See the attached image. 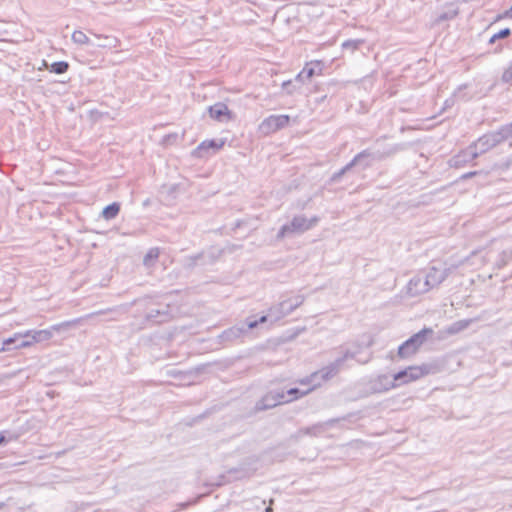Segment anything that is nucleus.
I'll list each match as a JSON object with an SVG mask.
<instances>
[{"instance_id": "f257e3e1", "label": "nucleus", "mask_w": 512, "mask_h": 512, "mask_svg": "<svg viewBox=\"0 0 512 512\" xmlns=\"http://www.w3.org/2000/svg\"><path fill=\"white\" fill-rule=\"evenodd\" d=\"M404 149L403 144H395L387 149L379 150V149H371L367 148L363 151L356 154L353 159L348 162L344 167H342L340 170L334 172L330 179V184H335L340 182L343 175H345L347 172H349L352 168L358 167L360 170H365L373 165L376 161H382L386 159L387 157H390L397 152Z\"/></svg>"}, {"instance_id": "f03ea898", "label": "nucleus", "mask_w": 512, "mask_h": 512, "mask_svg": "<svg viewBox=\"0 0 512 512\" xmlns=\"http://www.w3.org/2000/svg\"><path fill=\"white\" fill-rule=\"evenodd\" d=\"M447 335L448 329L434 330L431 327H424L399 345L397 356L400 359H408L415 355L424 343L436 344L438 341L444 340Z\"/></svg>"}, {"instance_id": "7ed1b4c3", "label": "nucleus", "mask_w": 512, "mask_h": 512, "mask_svg": "<svg viewBox=\"0 0 512 512\" xmlns=\"http://www.w3.org/2000/svg\"><path fill=\"white\" fill-rule=\"evenodd\" d=\"M144 302V306L147 308L145 315V321L151 324H161L168 322L172 318L171 306L169 303L159 301L158 298L146 296L143 299L136 300V302Z\"/></svg>"}, {"instance_id": "20e7f679", "label": "nucleus", "mask_w": 512, "mask_h": 512, "mask_svg": "<svg viewBox=\"0 0 512 512\" xmlns=\"http://www.w3.org/2000/svg\"><path fill=\"white\" fill-rule=\"evenodd\" d=\"M319 217L313 216L308 219L304 215H296L292 218L289 223H286L280 227L277 232L276 239L282 240L285 237L292 235H300L304 232L312 229L318 222Z\"/></svg>"}, {"instance_id": "39448f33", "label": "nucleus", "mask_w": 512, "mask_h": 512, "mask_svg": "<svg viewBox=\"0 0 512 512\" xmlns=\"http://www.w3.org/2000/svg\"><path fill=\"white\" fill-rule=\"evenodd\" d=\"M360 353V346H356L354 349H346L341 357H338L336 360L328 364L327 366L321 368V373L325 379H331L336 376L341 366L348 359H356L357 362L361 364H366L370 361L371 356H368L366 359L357 358V355Z\"/></svg>"}, {"instance_id": "423d86ee", "label": "nucleus", "mask_w": 512, "mask_h": 512, "mask_svg": "<svg viewBox=\"0 0 512 512\" xmlns=\"http://www.w3.org/2000/svg\"><path fill=\"white\" fill-rule=\"evenodd\" d=\"M509 138L510 136L508 135V132L506 131L503 125L497 131L484 134L483 136L478 138V140L475 141L474 144L471 146L474 151L478 152L479 155L487 152L491 148L495 147L496 145L504 142Z\"/></svg>"}, {"instance_id": "0eeeda50", "label": "nucleus", "mask_w": 512, "mask_h": 512, "mask_svg": "<svg viewBox=\"0 0 512 512\" xmlns=\"http://www.w3.org/2000/svg\"><path fill=\"white\" fill-rule=\"evenodd\" d=\"M429 373V365L423 364L421 366H409L393 374V376H391V379L394 381V384H397V386H399L402 384H407L409 382L415 381Z\"/></svg>"}, {"instance_id": "6e6552de", "label": "nucleus", "mask_w": 512, "mask_h": 512, "mask_svg": "<svg viewBox=\"0 0 512 512\" xmlns=\"http://www.w3.org/2000/svg\"><path fill=\"white\" fill-rule=\"evenodd\" d=\"M395 387H397V384H394L391 376L381 374L364 383V396L384 393Z\"/></svg>"}, {"instance_id": "1a4fd4ad", "label": "nucleus", "mask_w": 512, "mask_h": 512, "mask_svg": "<svg viewBox=\"0 0 512 512\" xmlns=\"http://www.w3.org/2000/svg\"><path fill=\"white\" fill-rule=\"evenodd\" d=\"M78 323V320L64 321L55 325H52L49 329L38 330V331H29L30 337L29 342L30 346L34 343L44 342L52 338L53 331L61 332L66 331L70 327L74 326Z\"/></svg>"}, {"instance_id": "9d476101", "label": "nucleus", "mask_w": 512, "mask_h": 512, "mask_svg": "<svg viewBox=\"0 0 512 512\" xmlns=\"http://www.w3.org/2000/svg\"><path fill=\"white\" fill-rule=\"evenodd\" d=\"M225 145L224 139H208L202 141L194 150L191 152V156L197 159H207L212 155H215Z\"/></svg>"}, {"instance_id": "9b49d317", "label": "nucleus", "mask_w": 512, "mask_h": 512, "mask_svg": "<svg viewBox=\"0 0 512 512\" xmlns=\"http://www.w3.org/2000/svg\"><path fill=\"white\" fill-rule=\"evenodd\" d=\"M289 122V115H270L260 123L259 131L264 135H269L285 128Z\"/></svg>"}, {"instance_id": "f8f14e48", "label": "nucleus", "mask_w": 512, "mask_h": 512, "mask_svg": "<svg viewBox=\"0 0 512 512\" xmlns=\"http://www.w3.org/2000/svg\"><path fill=\"white\" fill-rule=\"evenodd\" d=\"M255 467H251L247 464H241L238 467L229 469L226 475H221L220 480L215 484L216 486L223 485L231 480H243L252 477L256 472Z\"/></svg>"}, {"instance_id": "ddd939ff", "label": "nucleus", "mask_w": 512, "mask_h": 512, "mask_svg": "<svg viewBox=\"0 0 512 512\" xmlns=\"http://www.w3.org/2000/svg\"><path fill=\"white\" fill-rule=\"evenodd\" d=\"M247 333L248 330L245 324L234 325L225 329L217 336L218 343L223 346L231 345L237 340L241 339Z\"/></svg>"}, {"instance_id": "4468645a", "label": "nucleus", "mask_w": 512, "mask_h": 512, "mask_svg": "<svg viewBox=\"0 0 512 512\" xmlns=\"http://www.w3.org/2000/svg\"><path fill=\"white\" fill-rule=\"evenodd\" d=\"M29 337L30 332H26L24 334L16 333L7 339H4L1 342L0 352L29 347Z\"/></svg>"}, {"instance_id": "2eb2a0df", "label": "nucleus", "mask_w": 512, "mask_h": 512, "mask_svg": "<svg viewBox=\"0 0 512 512\" xmlns=\"http://www.w3.org/2000/svg\"><path fill=\"white\" fill-rule=\"evenodd\" d=\"M209 116L219 122H227L234 118V114L223 102H217L207 108Z\"/></svg>"}, {"instance_id": "dca6fc26", "label": "nucleus", "mask_w": 512, "mask_h": 512, "mask_svg": "<svg viewBox=\"0 0 512 512\" xmlns=\"http://www.w3.org/2000/svg\"><path fill=\"white\" fill-rule=\"evenodd\" d=\"M429 290L430 288L427 285V281L422 274H418L412 277L407 285V293L413 297L425 293Z\"/></svg>"}, {"instance_id": "f3484780", "label": "nucleus", "mask_w": 512, "mask_h": 512, "mask_svg": "<svg viewBox=\"0 0 512 512\" xmlns=\"http://www.w3.org/2000/svg\"><path fill=\"white\" fill-rule=\"evenodd\" d=\"M304 302V296L297 295L294 298L283 300L279 303V309L282 311L278 315L287 316L291 314L295 309H297Z\"/></svg>"}, {"instance_id": "a211bd4d", "label": "nucleus", "mask_w": 512, "mask_h": 512, "mask_svg": "<svg viewBox=\"0 0 512 512\" xmlns=\"http://www.w3.org/2000/svg\"><path fill=\"white\" fill-rule=\"evenodd\" d=\"M477 156L478 152L474 151L472 146H469L467 149L461 151L459 154L455 155L452 160H450V166H455L457 168L464 163L472 161Z\"/></svg>"}, {"instance_id": "6ab92c4d", "label": "nucleus", "mask_w": 512, "mask_h": 512, "mask_svg": "<svg viewBox=\"0 0 512 512\" xmlns=\"http://www.w3.org/2000/svg\"><path fill=\"white\" fill-rule=\"evenodd\" d=\"M446 273L447 269L441 271L436 269L435 267H432L430 271L424 275L428 287L431 289L436 285L440 284L444 280Z\"/></svg>"}, {"instance_id": "aec40b11", "label": "nucleus", "mask_w": 512, "mask_h": 512, "mask_svg": "<svg viewBox=\"0 0 512 512\" xmlns=\"http://www.w3.org/2000/svg\"><path fill=\"white\" fill-rule=\"evenodd\" d=\"M277 406V402H275V399L269 390L265 395L259 399L254 406L255 412L265 411L271 408H274Z\"/></svg>"}, {"instance_id": "412c9836", "label": "nucleus", "mask_w": 512, "mask_h": 512, "mask_svg": "<svg viewBox=\"0 0 512 512\" xmlns=\"http://www.w3.org/2000/svg\"><path fill=\"white\" fill-rule=\"evenodd\" d=\"M323 68L324 63L321 60H314L306 63L303 68L306 73V79H311L315 75H320Z\"/></svg>"}, {"instance_id": "4be33fe9", "label": "nucleus", "mask_w": 512, "mask_h": 512, "mask_svg": "<svg viewBox=\"0 0 512 512\" xmlns=\"http://www.w3.org/2000/svg\"><path fill=\"white\" fill-rule=\"evenodd\" d=\"M317 386H319V383L314 384L313 386L309 387L306 390H301L297 387L286 390L285 392L288 403L306 396L311 391H313Z\"/></svg>"}, {"instance_id": "5701e85b", "label": "nucleus", "mask_w": 512, "mask_h": 512, "mask_svg": "<svg viewBox=\"0 0 512 512\" xmlns=\"http://www.w3.org/2000/svg\"><path fill=\"white\" fill-rule=\"evenodd\" d=\"M43 66H45L49 72L58 75L66 73L70 68V64L67 61H56L49 65L45 60H43Z\"/></svg>"}, {"instance_id": "b1692460", "label": "nucleus", "mask_w": 512, "mask_h": 512, "mask_svg": "<svg viewBox=\"0 0 512 512\" xmlns=\"http://www.w3.org/2000/svg\"><path fill=\"white\" fill-rule=\"evenodd\" d=\"M120 209L121 204L119 202H112L103 208L101 216L105 220H112L118 216Z\"/></svg>"}, {"instance_id": "393cba45", "label": "nucleus", "mask_w": 512, "mask_h": 512, "mask_svg": "<svg viewBox=\"0 0 512 512\" xmlns=\"http://www.w3.org/2000/svg\"><path fill=\"white\" fill-rule=\"evenodd\" d=\"M329 379H325L323 376V373H321V369L312 373L310 376H307L305 378H302L298 380V383L301 385H314L319 383V386L321 385V382L328 381Z\"/></svg>"}, {"instance_id": "a878e982", "label": "nucleus", "mask_w": 512, "mask_h": 512, "mask_svg": "<svg viewBox=\"0 0 512 512\" xmlns=\"http://www.w3.org/2000/svg\"><path fill=\"white\" fill-rule=\"evenodd\" d=\"M160 255L158 247L150 248L143 257V265L147 268L153 267L157 262Z\"/></svg>"}, {"instance_id": "bb28decb", "label": "nucleus", "mask_w": 512, "mask_h": 512, "mask_svg": "<svg viewBox=\"0 0 512 512\" xmlns=\"http://www.w3.org/2000/svg\"><path fill=\"white\" fill-rule=\"evenodd\" d=\"M268 320H270L269 313L264 314V315L260 316L259 318L250 316L246 319V322L244 324H245L247 330L249 331V330H252V329L258 327L259 324L266 323Z\"/></svg>"}, {"instance_id": "cd10ccee", "label": "nucleus", "mask_w": 512, "mask_h": 512, "mask_svg": "<svg viewBox=\"0 0 512 512\" xmlns=\"http://www.w3.org/2000/svg\"><path fill=\"white\" fill-rule=\"evenodd\" d=\"M206 255L204 253H198V254H195V255H192V256H189L187 258V267L189 268H193L195 267L196 265H198L199 262H201L202 265H205L208 263V261H206ZM210 259H212L211 256H209ZM212 262V260L209 261V263Z\"/></svg>"}, {"instance_id": "c85d7f7f", "label": "nucleus", "mask_w": 512, "mask_h": 512, "mask_svg": "<svg viewBox=\"0 0 512 512\" xmlns=\"http://www.w3.org/2000/svg\"><path fill=\"white\" fill-rule=\"evenodd\" d=\"M364 44L363 39H348L342 43L343 51H350L353 53L358 50Z\"/></svg>"}, {"instance_id": "c756f323", "label": "nucleus", "mask_w": 512, "mask_h": 512, "mask_svg": "<svg viewBox=\"0 0 512 512\" xmlns=\"http://www.w3.org/2000/svg\"><path fill=\"white\" fill-rule=\"evenodd\" d=\"M324 432V426L321 423L314 424L310 427L300 429L299 433L309 436H319Z\"/></svg>"}, {"instance_id": "7c9ffc66", "label": "nucleus", "mask_w": 512, "mask_h": 512, "mask_svg": "<svg viewBox=\"0 0 512 512\" xmlns=\"http://www.w3.org/2000/svg\"><path fill=\"white\" fill-rule=\"evenodd\" d=\"M471 322V319H464L454 322L452 325H450V334H455L460 331H463L471 324Z\"/></svg>"}, {"instance_id": "2f4dec72", "label": "nucleus", "mask_w": 512, "mask_h": 512, "mask_svg": "<svg viewBox=\"0 0 512 512\" xmlns=\"http://www.w3.org/2000/svg\"><path fill=\"white\" fill-rule=\"evenodd\" d=\"M72 40L74 43L79 45L90 44L89 37L83 31L80 30L73 32Z\"/></svg>"}, {"instance_id": "473e14b6", "label": "nucleus", "mask_w": 512, "mask_h": 512, "mask_svg": "<svg viewBox=\"0 0 512 512\" xmlns=\"http://www.w3.org/2000/svg\"><path fill=\"white\" fill-rule=\"evenodd\" d=\"M274 399H275V402H277V406L278 405H281V404H285V403H288L287 401V398H286V392L285 390L283 389H271L270 390Z\"/></svg>"}, {"instance_id": "72a5a7b5", "label": "nucleus", "mask_w": 512, "mask_h": 512, "mask_svg": "<svg viewBox=\"0 0 512 512\" xmlns=\"http://www.w3.org/2000/svg\"><path fill=\"white\" fill-rule=\"evenodd\" d=\"M510 35H511L510 28H504V29L500 30L499 32L495 33L494 35H492L491 38L489 39L488 43L494 44L497 40L505 39V38L509 37Z\"/></svg>"}, {"instance_id": "f704fd0d", "label": "nucleus", "mask_w": 512, "mask_h": 512, "mask_svg": "<svg viewBox=\"0 0 512 512\" xmlns=\"http://www.w3.org/2000/svg\"><path fill=\"white\" fill-rule=\"evenodd\" d=\"M18 436L11 433L10 431H1L0 432V446H5L9 442L13 440H17Z\"/></svg>"}, {"instance_id": "c9c22d12", "label": "nucleus", "mask_w": 512, "mask_h": 512, "mask_svg": "<svg viewBox=\"0 0 512 512\" xmlns=\"http://www.w3.org/2000/svg\"><path fill=\"white\" fill-rule=\"evenodd\" d=\"M280 312H282L280 309H279V304L276 305V306H272L269 310H268V313L270 315V322L271 323H274L278 320H280L281 318H283L284 316H280L278 315Z\"/></svg>"}, {"instance_id": "e433bc0d", "label": "nucleus", "mask_w": 512, "mask_h": 512, "mask_svg": "<svg viewBox=\"0 0 512 512\" xmlns=\"http://www.w3.org/2000/svg\"><path fill=\"white\" fill-rule=\"evenodd\" d=\"M511 257V254L506 252V251H503L501 254H500V260L497 262V267L500 269L502 268L503 266H505V264L507 263V261L510 259Z\"/></svg>"}, {"instance_id": "4c0bfd02", "label": "nucleus", "mask_w": 512, "mask_h": 512, "mask_svg": "<svg viewBox=\"0 0 512 512\" xmlns=\"http://www.w3.org/2000/svg\"><path fill=\"white\" fill-rule=\"evenodd\" d=\"M502 81L505 83H509L512 81V63L511 65L503 72Z\"/></svg>"}, {"instance_id": "58836bf2", "label": "nucleus", "mask_w": 512, "mask_h": 512, "mask_svg": "<svg viewBox=\"0 0 512 512\" xmlns=\"http://www.w3.org/2000/svg\"><path fill=\"white\" fill-rule=\"evenodd\" d=\"M504 18H512V6L508 10H506L504 13L498 14L495 18V22H497L501 19H504Z\"/></svg>"}, {"instance_id": "ea45409f", "label": "nucleus", "mask_w": 512, "mask_h": 512, "mask_svg": "<svg viewBox=\"0 0 512 512\" xmlns=\"http://www.w3.org/2000/svg\"><path fill=\"white\" fill-rule=\"evenodd\" d=\"M308 79H306V73L304 71V69H302L295 77V81L297 82H302L304 83L305 81H307Z\"/></svg>"}, {"instance_id": "a19ab883", "label": "nucleus", "mask_w": 512, "mask_h": 512, "mask_svg": "<svg viewBox=\"0 0 512 512\" xmlns=\"http://www.w3.org/2000/svg\"><path fill=\"white\" fill-rule=\"evenodd\" d=\"M177 138L176 134H169L164 137V141L166 143H170L172 140H175Z\"/></svg>"}, {"instance_id": "79ce46f5", "label": "nucleus", "mask_w": 512, "mask_h": 512, "mask_svg": "<svg viewBox=\"0 0 512 512\" xmlns=\"http://www.w3.org/2000/svg\"><path fill=\"white\" fill-rule=\"evenodd\" d=\"M291 86H292V82H291V81H285V82H283V84H282V87H283L284 89H286V90L288 91V93H291V92H292V91L289 89V88H291Z\"/></svg>"}, {"instance_id": "37998d69", "label": "nucleus", "mask_w": 512, "mask_h": 512, "mask_svg": "<svg viewBox=\"0 0 512 512\" xmlns=\"http://www.w3.org/2000/svg\"><path fill=\"white\" fill-rule=\"evenodd\" d=\"M448 19V13L447 12H444L442 13L437 19H436V22H441V21H444Z\"/></svg>"}, {"instance_id": "c03bdc74", "label": "nucleus", "mask_w": 512, "mask_h": 512, "mask_svg": "<svg viewBox=\"0 0 512 512\" xmlns=\"http://www.w3.org/2000/svg\"><path fill=\"white\" fill-rule=\"evenodd\" d=\"M506 131L508 132V135L510 136V138L512 137V122L509 123V124H506L504 125Z\"/></svg>"}, {"instance_id": "a18cd8bd", "label": "nucleus", "mask_w": 512, "mask_h": 512, "mask_svg": "<svg viewBox=\"0 0 512 512\" xmlns=\"http://www.w3.org/2000/svg\"><path fill=\"white\" fill-rule=\"evenodd\" d=\"M475 174H476V172H469V173H465V174H463V175L459 176L457 179H464V178H468V177H471V176H473V175H475Z\"/></svg>"}, {"instance_id": "49530a36", "label": "nucleus", "mask_w": 512, "mask_h": 512, "mask_svg": "<svg viewBox=\"0 0 512 512\" xmlns=\"http://www.w3.org/2000/svg\"><path fill=\"white\" fill-rule=\"evenodd\" d=\"M274 502V499H270V505L265 508L264 512H273L272 503Z\"/></svg>"}, {"instance_id": "de8ad7c7", "label": "nucleus", "mask_w": 512, "mask_h": 512, "mask_svg": "<svg viewBox=\"0 0 512 512\" xmlns=\"http://www.w3.org/2000/svg\"><path fill=\"white\" fill-rule=\"evenodd\" d=\"M336 421H337L336 419H331V420H329V421L327 422V424H333V423H335Z\"/></svg>"}, {"instance_id": "09e8293b", "label": "nucleus", "mask_w": 512, "mask_h": 512, "mask_svg": "<svg viewBox=\"0 0 512 512\" xmlns=\"http://www.w3.org/2000/svg\"><path fill=\"white\" fill-rule=\"evenodd\" d=\"M501 49H502V48H501V46L499 45V46L495 49V52H499V51H501Z\"/></svg>"}, {"instance_id": "8fccbe9b", "label": "nucleus", "mask_w": 512, "mask_h": 512, "mask_svg": "<svg viewBox=\"0 0 512 512\" xmlns=\"http://www.w3.org/2000/svg\"><path fill=\"white\" fill-rule=\"evenodd\" d=\"M447 105H448V100H445V101H444V108H446V107H447Z\"/></svg>"}, {"instance_id": "3c124183", "label": "nucleus", "mask_w": 512, "mask_h": 512, "mask_svg": "<svg viewBox=\"0 0 512 512\" xmlns=\"http://www.w3.org/2000/svg\"><path fill=\"white\" fill-rule=\"evenodd\" d=\"M4 506L3 502H0V509Z\"/></svg>"}]
</instances>
